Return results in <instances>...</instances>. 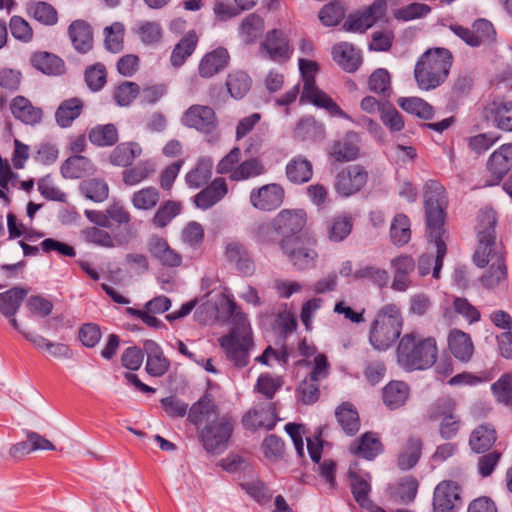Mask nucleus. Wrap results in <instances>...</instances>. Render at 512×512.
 I'll return each mask as SVG.
<instances>
[{
	"label": "nucleus",
	"mask_w": 512,
	"mask_h": 512,
	"mask_svg": "<svg viewBox=\"0 0 512 512\" xmlns=\"http://www.w3.org/2000/svg\"><path fill=\"white\" fill-rule=\"evenodd\" d=\"M497 224L496 212L489 207L480 210L477 217L478 247L474 253L473 261L488 269L480 277L483 287L492 289L499 286L507 278V267L503 253L497 248L495 226Z\"/></svg>",
	"instance_id": "obj_1"
},
{
	"label": "nucleus",
	"mask_w": 512,
	"mask_h": 512,
	"mask_svg": "<svg viewBox=\"0 0 512 512\" xmlns=\"http://www.w3.org/2000/svg\"><path fill=\"white\" fill-rule=\"evenodd\" d=\"M228 313L234 327L227 335L219 338V344L235 366L244 367L249 363V351L253 346L250 324L246 314L234 301H228Z\"/></svg>",
	"instance_id": "obj_2"
},
{
	"label": "nucleus",
	"mask_w": 512,
	"mask_h": 512,
	"mask_svg": "<svg viewBox=\"0 0 512 512\" xmlns=\"http://www.w3.org/2000/svg\"><path fill=\"white\" fill-rule=\"evenodd\" d=\"M437 355L435 338H424L415 333L405 334L396 350L397 362L406 371L430 368L436 362Z\"/></svg>",
	"instance_id": "obj_3"
},
{
	"label": "nucleus",
	"mask_w": 512,
	"mask_h": 512,
	"mask_svg": "<svg viewBox=\"0 0 512 512\" xmlns=\"http://www.w3.org/2000/svg\"><path fill=\"white\" fill-rule=\"evenodd\" d=\"M452 54L445 48H431L417 60L414 78L420 90L430 91L442 85L448 77Z\"/></svg>",
	"instance_id": "obj_4"
},
{
	"label": "nucleus",
	"mask_w": 512,
	"mask_h": 512,
	"mask_svg": "<svg viewBox=\"0 0 512 512\" xmlns=\"http://www.w3.org/2000/svg\"><path fill=\"white\" fill-rule=\"evenodd\" d=\"M403 317L395 304L383 306L371 323L369 341L377 350H387L399 338Z\"/></svg>",
	"instance_id": "obj_5"
},
{
	"label": "nucleus",
	"mask_w": 512,
	"mask_h": 512,
	"mask_svg": "<svg viewBox=\"0 0 512 512\" xmlns=\"http://www.w3.org/2000/svg\"><path fill=\"white\" fill-rule=\"evenodd\" d=\"M299 69L303 77L304 85L300 101L311 102L318 107L325 108L331 115L351 120L336 102L326 93L319 90L315 83L314 74L317 71V64L311 60L300 59Z\"/></svg>",
	"instance_id": "obj_6"
},
{
	"label": "nucleus",
	"mask_w": 512,
	"mask_h": 512,
	"mask_svg": "<svg viewBox=\"0 0 512 512\" xmlns=\"http://www.w3.org/2000/svg\"><path fill=\"white\" fill-rule=\"evenodd\" d=\"M181 122L184 126L203 134L209 143L217 142L220 138L216 113L208 105L194 104L190 106L183 113Z\"/></svg>",
	"instance_id": "obj_7"
},
{
	"label": "nucleus",
	"mask_w": 512,
	"mask_h": 512,
	"mask_svg": "<svg viewBox=\"0 0 512 512\" xmlns=\"http://www.w3.org/2000/svg\"><path fill=\"white\" fill-rule=\"evenodd\" d=\"M234 429V420L228 414L215 415L201 430L200 437L207 452L220 454L228 446Z\"/></svg>",
	"instance_id": "obj_8"
},
{
	"label": "nucleus",
	"mask_w": 512,
	"mask_h": 512,
	"mask_svg": "<svg viewBox=\"0 0 512 512\" xmlns=\"http://www.w3.org/2000/svg\"><path fill=\"white\" fill-rule=\"evenodd\" d=\"M445 209L446 206H425L429 238L432 242H434L436 246V261L434 268V278L436 279H438L440 276V271L443 265V258L445 257L447 251L443 238L446 233L444 229V222L446 217Z\"/></svg>",
	"instance_id": "obj_9"
},
{
	"label": "nucleus",
	"mask_w": 512,
	"mask_h": 512,
	"mask_svg": "<svg viewBox=\"0 0 512 512\" xmlns=\"http://www.w3.org/2000/svg\"><path fill=\"white\" fill-rule=\"evenodd\" d=\"M329 369L327 357L324 354L316 355L312 371L301 381L296 390L299 401L305 405H311L319 399V382L328 377Z\"/></svg>",
	"instance_id": "obj_10"
},
{
	"label": "nucleus",
	"mask_w": 512,
	"mask_h": 512,
	"mask_svg": "<svg viewBox=\"0 0 512 512\" xmlns=\"http://www.w3.org/2000/svg\"><path fill=\"white\" fill-rule=\"evenodd\" d=\"M431 421L439 422V434L443 439L454 438L460 429V417L455 413V402L450 398L438 399L428 412Z\"/></svg>",
	"instance_id": "obj_11"
},
{
	"label": "nucleus",
	"mask_w": 512,
	"mask_h": 512,
	"mask_svg": "<svg viewBox=\"0 0 512 512\" xmlns=\"http://www.w3.org/2000/svg\"><path fill=\"white\" fill-rule=\"evenodd\" d=\"M389 0H374L373 3L362 10L349 14L343 24L347 32L363 33L374 23L385 16Z\"/></svg>",
	"instance_id": "obj_12"
},
{
	"label": "nucleus",
	"mask_w": 512,
	"mask_h": 512,
	"mask_svg": "<svg viewBox=\"0 0 512 512\" xmlns=\"http://www.w3.org/2000/svg\"><path fill=\"white\" fill-rule=\"evenodd\" d=\"M280 247L296 268L306 270L315 266L318 253L315 250L314 243L303 242L296 237L294 239H282Z\"/></svg>",
	"instance_id": "obj_13"
},
{
	"label": "nucleus",
	"mask_w": 512,
	"mask_h": 512,
	"mask_svg": "<svg viewBox=\"0 0 512 512\" xmlns=\"http://www.w3.org/2000/svg\"><path fill=\"white\" fill-rule=\"evenodd\" d=\"M368 172L358 164L342 169L336 176L335 189L338 194L349 197L360 191L367 183Z\"/></svg>",
	"instance_id": "obj_14"
},
{
	"label": "nucleus",
	"mask_w": 512,
	"mask_h": 512,
	"mask_svg": "<svg viewBox=\"0 0 512 512\" xmlns=\"http://www.w3.org/2000/svg\"><path fill=\"white\" fill-rule=\"evenodd\" d=\"M461 504V487L457 482L444 480L436 486L433 496L435 512H455Z\"/></svg>",
	"instance_id": "obj_15"
},
{
	"label": "nucleus",
	"mask_w": 512,
	"mask_h": 512,
	"mask_svg": "<svg viewBox=\"0 0 512 512\" xmlns=\"http://www.w3.org/2000/svg\"><path fill=\"white\" fill-rule=\"evenodd\" d=\"M284 189L281 185L270 183L250 192V204L257 210L272 211L280 207L284 199Z\"/></svg>",
	"instance_id": "obj_16"
},
{
	"label": "nucleus",
	"mask_w": 512,
	"mask_h": 512,
	"mask_svg": "<svg viewBox=\"0 0 512 512\" xmlns=\"http://www.w3.org/2000/svg\"><path fill=\"white\" fill-rule=\"evenodd\" d=\"M307 214L303 209H285L273 219L274 229L283 239H293L306 225Z\"/></svg>",
	"instance_id": "obj_17"
},
{
	"label": "nucleus",
	"mask_w": 512,
	"mask_h": 512,
	"mask_svg": "<svg viewBox=\"0 0 512 512\" xmlns=\"http://www.w3.org/2000/svg\"><path fill=\"white\" fill-rule=\"evenodd\" d=\"M260 53L263 57L282 63L290 58L292 48L284 33L273 29L266 34L265 40L260 44Z\"/></svg>",
	"instance_id": "obj_18"
},
{
	"label": "nucleus",
	"mask_w": 512,
	"mask_h": 512,
	"mask_svg": "<svg viewBox=\"0 0 512 512\" xmlns=\"http://www.w3.org/2000/svg\"><path fill=\"white\" fill-rule=\"evenodd\" d=\"M393 273L391 288L394 291L405 292L411 286V274L416 268V262L411 255L402 254L390 262Z\"/></svg>",
	"instance_id": "obj_19"
},
{
	"label": "nucleus",
	"mask_w": 512,
	"mask_h": 512,
	"mask_svg": "<svg viewBox=\"0 0 512 512\" xmlns=\"http://www.w3.org/2000/svg\"><path fill=\"white\" fill-rule=\"evenodd\" d=\"M242 423L247 429H273L276 424L274 404L271 402L257 404L243 416Z\"/></svg>",
	"instance_id": "obj_20"
},
{
	"label": "nucleus",
	"mask_w": 512,
	"mask_h": 512,
	"mask_svg": "<svg viewBox=\"0 0 512 512\" xmlns=\"http://www.w3.org/2000/svg\"><path fill=\"white\" fill-rule=\"evenodd\" d=\"M225 257L241 274L246 276L254 274L255 263L244 244L237 241L229 242L225 247Z\"/></svg>",
	"instance_id": "obj_21"
},
{
	"label": "nucleus",
	"mask_w": 512,
	"mask_h": 512,
	"mask_svg": "<svg viewBox=\"0 0 512 512\" xmlns=\"http://www.w3.org/2000/svg\"><path fill=\"white\" fill-rule=\"evenodd\" d=\"M487 166L493 177L488 185L498 184L512 167V144H504L494 151L489 157Z\"/></svg>",
	"instance_id": "obj_22"
},
{
	"label": "nucleus",
	"mask_w": 512,
	"mask_h": 512,
	"mask_svg": "<svg viewBox=\"0 0 512 512\" xmlns=\"http://www.w3.org/2000/svg\"><path fill=\"white\" fill-rule=\"evenodd\" d=\"M359 135L350 131L338 141H334L329 148V155L337 162L355 160L359 154Z\"/></svg>",
	"instance_id": "obj_23"
},
{
	"label": "nucleus",
	"mask_w": 512,
	"mask_h": 512,
	"mask_svg": "<svg viewBox=\"0 0 512 512\" xmlns=\"http://www.w3.org/2000/svg\"><path fill=\"white\" fill-rule=\"evenodd\" d=\"M227 193L226 180L218 177L194 196V204L199 209L207 210L220 202Z\"/></svg>",
	"instance_id": "obj_24"
},
{
	"label": "nucleus",
	"mask_w": 512,
	"mask_h": 512,
	"mask_svg": "<svg viewBox=\"0 0 512 512\" xmlns=\"http://www.w3.org/2000/svg\"><path fill=\"white\" fill-rule=\"evenodd\" d=\"M147 249L152 257L164 266L177 267L182 262L181 255L172 249L164 238L157 235L149 238Z\"/></svg>",
	"instance_id": "obj_25"
},
{
	"label": "nucleus",
	"mask_w": 512,
	"mask_h": 512,
	"mask_svg": "<svg viewBox=\"0 0 512 512\" xmlns=\"http://www.w3.org/2000/svg\"><path fill=\"white\" fill-rule=\"evenodd\" d=\"M68 35L74 49L82 54L93 48V30L85 20H75L68 27Z\"/></svg>",
	"instance_id": "obj_26"
},
{
	"label": "nucleus",
	"mask_w": 512,
	"mask_h": 512,
	"mask_svg": "<svg viewBox=\"0 0 512 512\" xmlns=\"http://www.w3.org/2000/svg\"><path fill=\"white\" fill-rule=\"evenodd\" d=\"M230 56L225 48L219 47L203 56L198 72L202 78H210L219 73L228 65Z\"/></svg>",
	"instance_id": "obj_27"
},
{
	"label": "nucleus",
	"mask_w": 512,
	"mask_h": 512,
	"mask_svg": "<svg viewBox=\"0 0 512 512\" xmlns=\"http://www.w3.org/2000/svg\"><path fill=\"white\" fill-rule=\"evenodd\" d=\"M349 450L355 456L373 460L383 451V445L377 434L366 432L351 444Z\"/></svg>",
	"instance_id": "obj_28"
},
{
	"label": "nucleus",
	"mask_w": 512,
	"mask_h": 512,
	"mask_svg": "<svg viewBox=\"0 0 512 512\" xmlns=\"http://www.w3.org/2000/svg\"><path fill=\"white\" fill-rule=\"evenodd\" d=\"M448 347L452 355L462 362H468L474 352V346L469 334L458 329H454L449 333Z\"/></svg>",
	"instance_id": "obj_29"
},
{
	"label": "nucleus",
	"mask_w": 512,
	"mask_h": 512,
	"mask_svg": "<svg viewBox=\"0 0 512 512\" xmlns=\"http://www.w3.org/2000/svg\"><path fill=\"white\" fill-rule=\"evenodd\" d=\"M334 61L346 72H354L361 63V56L355 47L347 42L335 45L332 49Z\"/></svg>",
	"instance_id": "obj_30"
},
{
	"label": "nucleus",
	"mask_w": 512,
	"mask_h": 512,
	"mask_svg": "<svg viewBox=\"0 0 512 512\" xmlns=\"http://www.w3.org/2000/svg\"><path fill=\"white\" fill-rule=\"evenodd\" d=\"M410 394L409 386L403 381H391L382 391L384 404L391 410L403 406Z\"/></svg>",
	"instance_id": "obj_31"
},
{
	"label": "nucleus",
	"mask_w": 512,
	"mask_h": 512,
	"mask_svg": "<svg viewBox=\"0 0 512 512\" xmlns=\"http://www.w3.org/2000/svg\"><path fill=\"white\" fill-rule=\"evenodd\" d=\"M27 294L28 291L19 286L0 293V313L5 317L15 316Z\"/></svg>",
	"instance_id": "obj_32"
},
{
	"label": "nucleus",
	"mask_w": 512,
	"mask_h": 512,
	"mask_svg": "<svg viewBox=\"0 0 512 512\" xmlns=\"http://www.w3.org/2000/svg\"><path fill=\"white\" fill-rule=\"evenodd\" d=\"M12 114L26 124H36L42 119V111L35 108L31 102L23 96H17L11 103Z\"/></svg>",
	"instance_id": "obj_33"
},
{
	"label": "nucleus",
	"mask_w": 512,
	"mask_h": 512,
	"mask_svg": "<svg viewBox=\"0 0 512 512\" xmlns=\"http://www.w3.org/2000/svg\"><path fill=\"white\" fill-rule=\"evenodd\" d=\"M213 160L210 157H201L196 166L185 177L186 184L198 189L208 183L212 176Z\"/></svg>",
	"instance_id": "obj_34"
},
{
	"label": "nucleus",
	"mask_w": 512,
	"mask_h": 512,
	"mask_svg": "<svg viewBox=\"0 0 512 512\" xmlns=\"http://www.w3.org/2000/svg\"><path fill=\"white\" fill-rule=\"evenodd\" d=\"M336 419L342 430L349 436L355 435L360 428L357 410L350 403H343L335 411Z\"/></svg>",
	"instance_id": "obj_35"
},
{
	"label": "nucleus",
	"mask_w": 512,
	"mask_h": 512,
	"mask_svg": "<svg viewBox=\"0 0 512 512\" xmlns=\"http://www.w3.org/2000/svg\"><path fill=\"white\" fill-rule=\"evenodd\" d=\"M215 415H220L217 412L212 398L209 395H204L190 408L188 419L193 424H199L203 421L206 423L215 418Z\"/></svg>",
	"instance_id": "obj_36"
},
{
	"label": "nucleus",
	"mask_w": 512,
	"mask_h": 512,
	"mask_svg": "<svg viewBox=\"0 0 512 512\" xmlns=\"http://www.w3.org/2000/svg\"><path fill=\"white\" fill-rule=\"evenodd\" d=\"M496 441V431L492 425L484 424L475 428L469 439V444L476 453H483L491 448Z\"/></svg>",
	"instance_id": "obj_37"
},
{
	"label": "nucleus",
	"mask_w": 512,
	"mask_h": 512,
	"mask_svg": "<svg viewBox=\"0 0 512 512\" xmlns=\"http://www.w3.org/2000/svg\"><path fill=\"white\" fill-rule=\"evenodd\" d=\"M94 170L91 160L82 155L69 157L61 166V173L65 178L77 179Z\"/></svg>",
	"instance_id": "obj_38"
},
{
	"label": "nucleus",
	"mask_w": 512,
	"mask_h": 512,
	"mask_svg": "<svg viewBox=\"0 0 512 512\" xmlns=\"http://www.w3.org/2000/svg\"><path fill=\"white\" fill-rule=\"evenodd\" d=\"M142 148L138 143L128 142L116 146L110 154V161L113 165L127 167L141 155Z\"/></svg>",
	"instance_id": "obj_39"
},
{
	"label": "nucleus",
	"mask_w": 512,
	"mask_h": 512,
	"mask_svg": "<svg viewBox=\"0 0 512 512\" xmlns=\"http://www.w3.org/2000/svg\"><path fill=\"white\" fill-rule=\"evenodd\" d=\"M83 109V102L79 98H70L63 101L56 110L55 118L61 127H69L78 118Z\"/></svg>",
	"instance_id": "obj_40"
},
{
	"label": "nucleus",
	"mask_w": 512,
	"mask_h": 512,
	"mask_svg": "<svg viewBox=\"0 0 512 512\" xmlns=\"http://www.w3.org/2000/svg\"><path fill=\"white\" fill-rule=\"evenodd\" d=\"M198 42L194 31H189L174 47L170 61L172 66L180 67L186 59L193 53Z\"/></svg>",
	"instance_id": "obj_41"
},
{
	"label": "nucleus",
	"mask_w": 512,
	"mask_h": 512,
	"mask_svg": "<svg viewBox=\"0 0 512 512\" xmlns=\"http://www.w3.org/2000/svg\"><path fill=\"white\" fill-rule=\"evenodd\" d=\"M397 104L405 112L415 115L423 120H430L434 116L433 107L419 97H400Z\"/></svg>",
	"instance_id": "obj_42"
},
{
	"label": "nucleus",
	"mask_w": 512,
	"mask_h": 512,
	"mask_svg": "<svg viewBox=\"0 0 512 512\" xmlns=\"http://www.w3.org/2000/svg\"><path fill=\"white\" fill-rule=\"evenodd\" d=\"M312 174L311 163L301 156L293 158L286 166L287 178L295 184L308 182Z\"/></svg>",
	"instance_id": "obj_43"
},
{
	"label": "nucleus",
	"mask_w": 512,
	"mask_h": 512,
	"mask_svg": "<svg viewBox=\"0 0 512 512\" xmlns=\"http://www.w3.org/2000/svg\"><path fill=\"white\" fill-rule=\"evenodd\" d=\"M487 111L493 116L498 128L512 131V101H493Z\"/></svg>",
	"instance_id": "obj_44"
},
{
	"label": "nucleus",
	"mask_w": 512,
	"mask_h": 512,
	"mask_svg": "<svg viewBox=\"0 0 512 512\" xmlns=\"http://www.w3.org/2000/svg\"><path fill=\"white\" fill-rule=\"evenodd\" d=\"M33 66L47 75H59L64 71V62L58 56L39 52L32 57Z\"/></svg>",
	"instance_id": "obj_45"
},
{
	"label": "nucleus",
	"mask_w": 512,
	"mask_h": 512,
	"mask_svg": "<svg viewBox=\"0 0 512 512\" xmlns=\"http://www.w3.org/2000/svg\"><path fill=\"white\" fill-rule=\"evenodd\" d=\"M264 19L255 13L247 15L241 22L240 35L247 44L253 43L264 32Z\"/></svg>",
	"instance_id": "obj_46"
},
{
	"label": "nucleus",
	"mask_w": 512,
	"mask_h": 512,
	"mask_svg": "<svg viewBox=\"0 0 512 512\" xmlns=\"http://www.w3.org/2000/svg\"><path fill=\"white\" fill-rule=\"evenodd\" d=\"M27 13L30 17L46 26H53L58 21L56 9L47 2L38 1L28 4Z\"/></svg>",
	"instance_id": "obj_47"
},
{
	"label": "nucleus",
	"mask_w": 512,
	"mask_h": 512,
	"mask_svg": "<svg viewBox=\"0 0 512 512\" xmlns=\"http://www.w3.org/2000/svg\"><path fill=\"white\" fill-rule=\"evenodd\" d=\"M353 219L349 216H337L326 223L328 238L333 242L344 240L352 231Z\"/></svg>",
	"instance_id": "obj_48"
},
{
	"label": "nucleus",
	"mask_w": 512,
	"mask_h": 512,
	"mask_svg": "<svg viewBox=\"0 0 512 512\" xmlns=\"http://www.w3.org/2000/svg\"><path fill=\"white\" fill-rule=\"evenodd\" d=\"M105 48L112 53H119L124 47L125 26L121 22H114L103 30Z\"/></svg>",
	"instance_id": "obj_49"
},
{
	"label": "nucleus",
	"mask_w": 512,
	"mask_h": 512,
	"mask_svg": "<svg viewBox=\"0 0 512 512\" xmlns=\"http://www.w3.org/2000/svg\"><path fill=\"white\" fill-rule=\"evenodd\" d=\"M422 450V441L420 438L411 437L408 439L404 450L399 455L398 466L402 470H409L418 462Z\"/></svg>",
	"instance_id": "obj_50"
},
{
	"label": "nucleus",
	"mask_w": 512,
	"mask_h": 512,
	"mask_svg": "<svg viewBox=\"0 0 512 512\" xmlns=\"http://www.w3.org/2000/svg\"><path fill=\"white\" fill-rule=\"evenodd\" d=\"M390 237L396 246L407 244L411 238L410 220L404 214H397L390 226Z\"/></svg>",
	"instance_id": "obj_51"
},
{
	"label": "nucleus",
	"mask_w": 512,
	"mask_h": 512,
	"mask_svg": "<svg viewBox=\"0 0 512 512\" xmlns=\"http://www.w3.org/2000/svg\"><path fill=\"white\" fill-rule=\"evenodd\" d=\"M354 280H369L379 288H384L389 282V273L374 265L359 267L354 272Z\"/></svg>",
	"instance_id": "obj_52"
},
{
	"label": "nucleus",
	"mask_w": 512,
	"mask_h": 512,
	"mask_svg": "<svg viewBox=\"0 0 512 512\" xmlns=\"http://www.w3.org/2000/svg\"><path fill=\"white\" fill-rule=\"evenodd\" d=\"M89 140L100 147L112 146L118 141V131L114 124L98 125L89 131Z\"/></svg>",
	"instance_id": "obj_53"
},
{
	"label": "nucleus",
	"mask_w": 512,
	"mask_h": 512,
	"mask_svg": "<svg viewBox=\"0 0 512 512\" xmlns=\"http://www.w3.org/2000/svg\"><path fill=\"white\" fill-rule=\"evenodd\" d=\"M79 189L87 199L94 202H103L108 198L109 187L99 179H88L81 182Z\"/></svg>",
	"instance_id": "obj_54"
},
{
	"label": "nucleus",
	"mask_w": 512,
	"mask_h": 512,
	"mask_svg": "<svg viewBox=\"0 0 512 512\" xmlns=\"http://www.w3.org/2000/svg\"><path fill=\"white\" fill-rule=\"evenodd\" d=\"M265 167L261 161L256 158L248 159L240 163L230 174L233 181H243L262 175Z\"/></svg>",
	"instance_id": "obj_55"
},
{
	"label": "nucleus",
	"mask_w": 512,
	"mask_h": 512,
	"mask_svg": "<svg viewBox=\"0 0 512 512\" xmlns=\"http://www.w3.org/2000/svg\"><path fill=\"white\" fill-rule=\"evenodd\" d=\"M226 86L232 97L240 99L250 90L251 79L243 71H234L228 75Z\"/></svg>",
	"instance_id": "obj_56"
},
{
	"label": "nucleus",
	"mask_w": 512,
	"mask_h": 512,
	"mask_svg": "<svg viewBox=\"0 0 512 512\" xmlns=\"http://www.w3.org/2000/svg\"><path fill=\"white\" fill-rule=\"evenodd\" d=\"M133 31L145 45L156 44L162 38V28L154 21H140Z\"/></svg>",
	"instance_id": "obj_57"
},
{
	"label": "nucleus",
	"mask_w": 512,
	"mask_h": 512,
	"mask_svg": "<svg viewBox=\"0 0 512 512\" xmlns=\"http://www.w3.org/2000/svg\"><path fill=\"white\" fill-rule=\"evenodd\" d=\"M159 200V190L151 186L134 192L131 198L134 208L138 210H150L157 205Z\"/></svg>",
	"instance_id": "obj_58"
},
{
	"label": "nucleus",
	"mask_w": 512,
	"mask_h": 512,
	"mask_svg": "<svg viewBox=\"0 0 512 512\" xmlns=\"http://www.w3.org/2000/svg\"><path fill=\"white\" fill-rule=\"evenodd\" d=\"M349 476L355 501L363 508H370L372 506V501L369 498L371 490L370 484L352 471L349 472Z\"/></svg>",
	"instance_id": "obj_59"
},
{
	"label": "nucleus",
	"mask_w": 512,
	"mask_h": 512,
	"mask_svg": "<svg viewBox=\"0 0 512 512\" xmlns=\"http://www.w3.org/2000/svg\"><path fill=\"white\" fill-rule=\"evenodd\" d=\"M491 390L499 403L512 409V374H503L491 385Z\"/></svg>",
	"instance_id": "obj_60"
},
{
	"label": "nucleus",
	"mask_w": 512,
	"mask_h": 512,
	"mask_svg": "<svg viewBox=\"0 0 512 512\" xmlns=\"http://www.w3.org/2000/svg\"><path fill=\"white\" fill-rule=\"evenodd\" d=\"M180 211L181 205L179 203L168 200L158 208L152 218V223L157 228H164L180 213Z\"/></svg>",
	"instance_id": "obj_61"
},
{
	"label": "nucleus",
	"mask_w": 512,
	"mask_h": 512,
	"mask_svg": "<svg viewBox=\"0 0 512 512\" xmlns=\"http://www.w3.org/2000/svg\"><path fill=\"white\" fill-rule=\"evenodd\" d=\"M425 206H447V198L444 187L435 180H429L424 186Z\"/></svg>",
	"instance_id": "obj_62"
},
{
	"label": "nucleus",
	"mask_w": 512,
	"mask_h": 512,
	"mask_svg": "<svg viewBox=\"0 0 512 512\" xmlns=\"http://www.w3.org/2000/svg\"><path fill=\"white\" fill-rule=\"evenodd\" d=\"M431 12L427 4L414 2L394 11V17L401 21H411L426 17Z\"/></svg>",
	"instance_id": "obj_63"
},
{
	"label": "nucleus",
	"mask_w": 512,
	"mask_h": 512,
	"mask_svg": "<svg viewBox=\"0 0 512 512\" xmlns=\"http://www.w3.org/2000/svg\"><path fill=\"white\" fill-rule=\"evenodd\" d=\"M81 234L87 243L105 248H113L115 246L114 239L110 233L99 227H87L82 230Z\"/></svg>",
	"instance_id": "obj_64"
}]
</instances>
